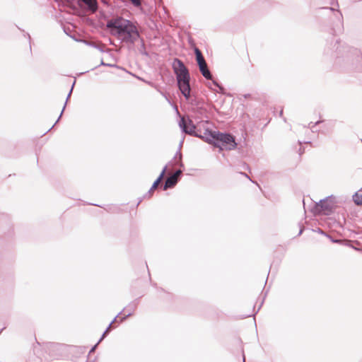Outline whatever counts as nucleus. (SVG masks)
<instances>
[{
    "instance_id": "9d476101",
    "label": "nucleus",
    "mask_w": 362,
    "mask_h": 362,
    "mask_svg": "<svg viewBox=\"0 0 362 362\" xmlns=\"http://www.w3.org/2000/svg\"><path fill=\"white\" fill-rule=\"evenodd\" d=\"M117 317H115V319L111 322V323L109 325V326L107 327L106 330L104 332V333L103 334L101 338L99 339L98 342L91 348V349L90 350V354L93 353L96 346H98V344L103 339V338L105 337V334L108 332L111 325L116 321V319H117Z\"/></svg>"
},
{
    "instance_id": "aec40b11",
    "label": "nucleus",
    "mask_w": 362,
    "mask_h": 362,
    "mask_svg": "<svg viewBox=\"0 0 362 362\" xmlns=\"http://www.w3.org/2000/svg\"><path fill=\"white\" fill-rule=\"evenodd\" d=\"M243 175H244L245 177H247L248 179H250V178L249 177V176H248L247 175H246V174H243Z\"/></svg>"
},
{
    "instance_id": "f03ea898",
    "label": "nucleus",
    "mask_w": 362,
    "mask_h": 362,
    "mask_svg": "<svg viewBox=\"0 0 362 362\" xmlns=\"http://www.w3.org/2000/svg\"><path fill=\"white\" fill-rule=\"evenodd\" d=\"M203 139L209 144H214L221 149L231 150L236 146L235 139L230 134L209 131L208 129H206L204 133Z\"/></svg>"
},
{
    "instance_id": "7ed1b4c3",
    "label": "nucleus",
    "mask_w": 362,
    "mask_h": 362,
    "mask_svg": "<svg viewBox=\"0 0 362 362\" xmlns=\"http://www.w3.org/2000/svg\"><path fill=\"white\" fill-rule=\"evenodd\" d=\"M173 68L176 74L180 90L185 98L188 100L190 96L189 74L184 64L179 59H175Z\"/></svg>"
},
{
    "instance_id": "0eeeda50",
    "label": "nucleus",
    "mask_w": 362,
    "mask_h": 362,
    "mask_svg": "<svg viewBox=\"0 0 362 362\" xmlns=\"http://www.w3.org/2000/svg\"><path fill=\"white\" fill-rule=\"evenodd\" d=\"M199 70L202 74V76L206 78V79H211V74L210 71L209 70L207 67L206 62L199 65Z\"/></svg>"
},
{
    "instance_id": "1a4fd4ad",
    "label": "nucleus",
    "mask_w": 362,
    "mask_h": 362,
    "mask_svg": "<svg viewBox=\"0 0 362 362\" xmlns=\"http://www.w3.org/2000/svg\"><path fill=\"white\" fill-rule=\"evenodd\" d=\"M167 170V166H165L164 168L163 169L161 173L160 174L159 177L157 178V180L153 182L152 187H151L150 189V192L155 189L156 188H157L158 185H159L160 180H162V178L163 177L165 173V171Z\"/></svg>"
},
{
    "instance_id": "39448f33",
    "label": "nucleus",
    "mask_w": 362,
    "mask_h": 362,
    "mask_svg": "<svg viewBox=\"0 0 362 362\" xmlns=\"http://www.w3.org/2000/svg\"><path fill=\"white\" fill-rule=\"evenodd\" d=\"M179 126L185 133L203 139L204 133L199 134L197 132V124H194L190 119H186L185 117H182L179 122Z\"/></svg>"
},
{
    "instance_id": "f257e3e1",
    "label": "nucleus",
    "mask_w": 362,
    "mask_h": 362,
    "mask_svg": "<svg viewBox=\"0 0 362 362\" xmlns=\"http://www.w3.org/2000/svg\"><path fill=\"white\" fill-rule=\"evenodd\" d=\"M107 27L112 35L127 45H134L140 38L136 24L122 17L108 21Z\"/></svg>"
},
{
    "instance_id": "2eb2a0df",
    "label": "nucleus",
    "mask_w": 362,
    "mask_h": 362,
    "mask_svg": "<svg viewBox=\"0 0 362 362\" xmlns=\"http://www.w3.org/2000/svg\"><path fill=\"white\" fill-rule=\"evenodd\" d=\"M182 171L180 170H177L172 176H175V178L177 180V177L180 175Z\"/></svg>"
},
{
    "instance_id": "412c9836",
    "label": "nucleus",
    "mask_w": 362,
    "mask_h": 362,
    "mask_svg": "<svg viewBox=\"0 0 362 362\" xmlns=\"http://www.w3.org/2000/svg\"><path fill=\"white\" fill-rule=\"evenodd\" d=\"M243 362H245V361Z\"/></svg>"
},
{
    "instance_id": "423d86ee",
    "label": "nucleus",
    "mask_w": 362,
    "mask_h": 362,
    "mask_svg": "<svg viewBox=\"0 0 362 362\" xmlns=\"http://www.w3.org/2000/svg\"><path fill=\"white\" fill-rule=\"evenodd\" d=\"M209 125L210 124L209 123L208 121H201L197 122V132H199V134H203L206 132V129H208L209 131H211L209 129Z\"/></svg>"
},
{
    "instance_id": "a211bd4d",
    "label": "nucleus",
    "mask_w": 362,
    "mask_h": 362,
    "mask_svg": "<svg viewBox=\"0 0 362 362\" xmlns=\"http://www.w3.org/2000/svg\"><path fill=\"white\" fill-rule=\"evenodd\" d=\"M101 64L102 65H105V66H110V64H105L103 62H101Z\"/></svg>"
},
{
    "instance_id": "ddd939ff",
    "label": "nucleus",
    "mask_w": 362,
    "mask_h": 362,
    "mask_svg": "<svg viewBox=\"0 0 362 362\" xmlns=\"http://www.w3.org/2000/svg\"><path fill=\"white\" fill-rule=\"evenodd\" d=\"M74 84H75V82H74V83H73V85H72V86H71V90H70V91H69V94H68V96H67L66 100H68L69 98L70 97V95H71V92H72V90H73V88H74ZM66 103H67V101H66ZM65 104H66V103H65ZM65 106H66V105H64V107H63V110H62V112H61V114H60V115H59V118H58V119H57V122H58V121H59V118L61 117V116H62V112H63V111H64V108H65Z\"/></svg>"
},
{
    "instance_id": "9b49d317",
    "label": "nucleus",
    "mask_w": 362,
    "mask_h": 362,
    "mask_svg": "<svg viewBox=\"0 0 362 362\" xmlns=\"http://www.w3.org/2000/svg\"><path fill=\"white\" fill-rule=\"evenodd\" d=\"M194 52L196 54L197 61L198 63V65L202 64L206 62L204 57L202 56V52L198 48H195Z\"/></svg>"
},
{
    "instance_id": "6ab92c4d",
    "label": "nucleus",
    "mask_w": 362,
    "mask_h": 362,
    "mask_svg": "<svg viewBox=\"0 0 362 362\" xmlns=\"http://www.w3.org/2000/svg\"><path fill=\"white\" fill-rule=\"evenodd\" d=\"M214 84L216 85V86H218V83L216 82V81H213Z\"/></svg>"
},
{
    "instance_id": "f8f14e48",
    "label": "nucleus",
    "mask_w": 362,
    "mask_h": 362,
    "mask_svg": "<svg viewBox=\"0 0 362 362\" xmlns=\"http://www.w3.org/2000/svg\"><path fill=\"white\" fill-rule=\"evenodd\" d=\"M353 201L354 203L357 205H361L362 204V195L359 194L358 192H356L353 195Z\"/></svg>"
},
{
    "instance_id": "6e6552de",
    "label": "nucleus",
    "mask_w": 362,
    "mask_h": 362,
    "mask_svg": "<svg viewBox=\"0 0 362 362\" xmlns=\"http://www.w3.org/2000/svg\"><path fill=\"white\" fill-rule=\"evenodd\" d=\"M177 180L175 178V176H170L165 180L164 185V189H167L168 188H171L175 185Z\"/></svg>"
},
{
    "instance_id": "4468645a",
    "label": "nucleus",
    "mask_w": 362,
    "mask_h": 362,
    "mask_svg": "<svg viewBox=\"0 0 362 362\" xmlns=\"http://www.w3.org/2000/svg\"><path fill=\"white\" fill-rule=\"evenodd\" d=\"M132 1V3L135 6H141V1L140 0H130Z\"/></svg>"
},
{
    "instance_id": "dca6fc26",
    "label": "nucleus",
    "mask_w": 362,
    "mask_h": 362,
    "mask_svg": "<svg viewBox=\"0 0 362 362\" xmlns=\"http://www.w3.org/2000/svg\"><path fill=\"white\" fill-rule=\"evenodd\" d=\"M332 242L333 243H340V240H334V239H331Z\"/></svg>"
},
{
    "instance_id": "20e7f679",
    "label": "nucleus",
    "mask_w": 362,
    "mask_h": 362,
    "mask_svg": "<svg viewBox=\"0 0 362 362\" xmlns=\"http://www.w3.org/2000/svg\"><path fill=\"white\" fill-rule=\"evenodd\" d=\"M337 202V199L335 196H328L321 199L319 202L315 203L313 212L315 214L330 215L336 208Z\"/></svg>"
},
{
    "instance_id": "f3484780",
    "label": "nucleus",
    "mask_w": 362,
    "mask_h": 362,
    "mask_svg": "<svg viewBox=\"0 0 362 362\" xmlns=\"http://www.w3.org/2000/svg\"><path fill=\"white\" fill-rule=\"evenodd\" d=\"M130 315H131V313H128V314H127V315H125V317H122V318L121 319V321H122L124 319H125V318H126V317L129 316Z\"/></svg>"
}]
</instances>
